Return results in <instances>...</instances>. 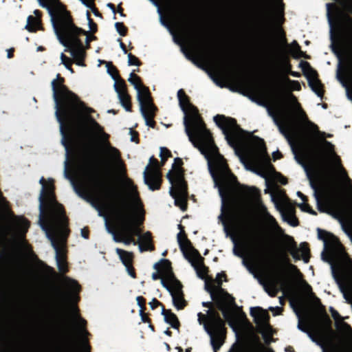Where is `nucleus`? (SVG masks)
Segmentation results:
<instances>
[{"label":"nucleus","instance_id":"f257e3e1","mask_svg":"<svg viewBox=\"0 0 352 352\" xmlns=\"http://www.w3.org/2000/svg\"><path fill=\"white\" fill-rule=\"evenodd\" d=\"M64 79L57 75L52 82L53 98L55 103V115L60 125L62 135L61 143L65 149L64 162V176L69 179L75 192L82 198L90 202L96 209L92 198L89 194L92 192L96 184L110 188L117 195L124 193V183L130 179L123 177L121 190L114 188L92 176L88 171L78 170L73 162H70L69 154L78 146H90L96 143L100 145L99 163L107 172L116 171L124 173V164L118 148L111 145L109 135L104 132L90 115L94 110L85 105L78 97L63 85Z\"/></svg>","mask_w":352,"mask_h":352},{"label":"nucleus","instance_id":"f03ea898","mask_svg":"<svg viewBox=\"0 0 352 352\" xmlns=\"http://www.w3.org/2000/svg\"><path fill=\"white\" fill-rule=\"evenodd\" d=\"M287 100V106L269 109L268 112L287 139L297 162L306 170L329 171L333 169L345 181L352 197L351 180L334 153L333 144L323 140L324 133L319 131L317 125L307 119L293 94H288Z\"/></svg>","mask_w":352,"mask_h":352},{"label":"nucleus","instance_id":"7ed1b4c3","mask_svg":"<svg viewBox=\"0 0 352 352\" xmlns=\"http://www.w3.org/2000/svg\"><path fill=\"white\" fill-rule=\"evenodd\" d=\"M184 124L189 140L197 148L208 162V166L214 186L221 198V213L219 216L223 230L234 243L233 253L242 258V263L252 272L253 256L256 253L259 239L254 231L248 232L242 241H237L236 228L229 211V202L235 183V177L229 170L223 157L219 153L210 132L199 116H184Z\"/></svg>","mask_w":352,"mask_h":352},{"label":"nucleus","instance_id":"20e7f679","mask_svg":"<svg viewBox=\"0 0 352 352\" xmlns=\"http://www.w3.org/2000/svg\"><path fill=\"white\" fill-rule=\"evenodd\" d=\"M96 185L88 197L92 198L100 215L103 212L113 219V229L106 223L113 240L125 245L138 244L140 252L151 250V233L141 235L139 228L144 219V210L136 187L127 179L124 183V193L117 195L107 187Z\"/></svg>","mask_w":352,"mask_h":352},{"label":"nucleus","instance_id":"39448f33","mask_svg":"<svg viewBox=\"0 0 352 352\" xmlns=\"http://www.w3.org/2000/svg\"><path fill=\"white\" fill-rule=\"evenodd\" d=\"M214 121L247 170L265 179L273 173L274 168L262 139L242 130L232 118L217 115L214 117ZM265 183H268L267 179Z\"/></svg>","mask_w":352,"mask_h":352},{"label":"nucleus","instance_id":"423d86ee","mask_svg":"<svg viewBox=\"0 0 352 352\" xmlns=\"http://www.w3.org/2000/svg\"><path fill=\"white\" fill-rule=\"evenodd\" d=\"M41 190L39 195L38 223L50 241L56 252V261L60 272L67 271L65 243L69 233L67 219L62 206L55 199L54 180L40 179Z\"/></svg>","mask_w":352,"mask_h":352},{"label":"nucleus","instance_id":"0eeeda50","mask_svg":"<svg viewBox=\"0 0 352 352\" xmlns=\"http://www.w3.org/2000/svg\"><path fill=\"white\" fill-rule=\"evenodd\" d=\"M39 5L47 9L51 22L60 43L63 45L79 66H85L83 60L85 52L80 36H85L87 45L96 37L89 35L88 32L75 26L69 13L58 0H37Z\"/></svg>","mask_w":352,"mask_h":352},{"label":"nucleus","instance_id":"6e6552de","mask_svg":"<svg viewBox=\"0 0 352 352\" xmlns=\"http://www.w3.org/2000/svg\"><path fill=\"white\" fill-rule=\"evenodd\" d=\"M224 280L225 275L221 273L218 274L215 279L206 278L205 287L212 299L217 304L225 319L231 327H233L234 302V298L221 288V283Z\"/></svg>","mask_w":352,"mask_h":352},{"label":"nucleus","instance_id":"1a4fd4ad","mask_svg":"<svg viewBox=\"0 0 352 352\" xmlns=\"http://www.w3.org/2000/svg\"><path fill=\"white\" fill-rule=\"evenodd\" d=\"M199 324L204 326V330L210 338V343L214 352L222 346L224 340V321L219 313L212 308H209L206 314H197Z\"/></svg>","mask_w":352,"mask_h":352},{"label":"nucleus","instance_id":"9d476101","mask_svg":"<svg viewBox=\"0 0 352 352\" xmlns=\"http://www.w3.org/2000/svg\"><path fill=\"white\" fill-rule=\"evenodd\" d=\"M159 273H153V280L161 278L162 285L170 292L174 306L177 309H182L186 302L183 297L181 283L175 278L168 261H163L157 268Z\"/></svg>","mask_w":352,"mask_h":352},{"label":"nucleus","instance_id":"9b49d317","mask_svg":"<svg viewBox=\"0 0 352 352\" xmlns=\"http://www.w3.org/2000/svg\"><path fill=\"white\" fill-rule=\"evenodd\" d=\"M128 81L133 86L137 91V98L146 124L148 126L153 127L155 123L153 118L155 107L152 102L148 87L142 83L140 78L135 74L133 72L130 74Z\"/></svg>","mask_w":352,"mask_h":352},{"label":"nucleus","instance_id":"f8f14e48","mask_svg":"<svg viewBox=\"0 0 352 352\" xmlns=\"http://www.w3.org/2000/svg\"><path fill=\"white\" fill-rule=\"evenodd\" d=\"M269 193L276 210L280 213L283 219L292 226L298 225V220L294 215L295 207L285 195L284 191L279 188L269 186L265 190Z\"/></svg>","mask_w":352,"mask_h":352},{"label":"nucleus","instance_id":"ddd939ff","mask_svg":"<svg viewBox=\"0 0 352 352\" xmlns=\"http://www.w3.org/2000/svg\"><path fill=\"white\" fill-rule=\"evenodd\" d=\"M177 241L184 257L194 267L197 276L202 279H205L207 269L203 263V258L200 256L199 252L191 246L190 241L186 239L183 231H180L178 233Z\"/></svg>","mask_w":352,"mask_h":352},{"label":"nucleus","instance_id":"4468645a","mask_svg":"<svg viewBox=\"0 0 352 352\" xmlns=\"http://www.w3.org/2000/svg\"><path fill=\"white\" fill-rule=\"evenodd\" d=\"M167 177L171 184L170 194L175 199V205L184 211L186 208L187 190L180 169L170 171Z\"/></svg>","mask_w":352,"mask_h":352},{"label":"nucleus","instance_id":"2eb2a0df","mask_svg":"<svg viewBox=\"0 0 352 352\" xmlns=\"http://www.w3.org/2000/svg\"><path fill=\"white\" fill-rule=\"evenodd\" d=\"M248 193L250 195L252 201L254 202L260 218L268 230L273 234H282L283 233V230L278 225L274 217L267 211L265 205L261 201L258 190L256 188H252L249 189Z\"/></svg>","mask_w":352,"mask_h":352},{"label":"nucleus","instance_id":"dca6fc26","mask_svg":"<svg viewBox=\"0 0 352 352\" xmlns=\"http://www.w3.org/2000/svg\"><path fill=\"white\" fill-rule=\"evenodd\" d=\"M250 314L256 324L257 331L262 334L265 342L269 343L272 334V328L268 323V313L259 308H251Z\"/></svg>","mask_w":352,"mask_h":352},{"label":"nucleus","instance_id":"f3484780","mask_svg":"<svg viewBox=\"0 0 352 352\" xmlns=\"http://www.w3.org/2000/svg\"><path fill=\"white\" fill-rule=\"evenodd\" d=\"M144 179L151 190H154L160 188L161 182L160 166L158 161L153 157L150 158L149 164L144 171Z\"/></svg>","mask_w":352,"mask_h":352},{"label":"nucleus","instance_id":"a211bd4d","mask_svg":"<svg viewBox=\"0 0 352 352\" xmlns=\"http://www.w3.org/2000/svg\"><path fill=\"white\" fill-rule=\"evenodd\" d=\"M108 72L114 80V89L118 94L121 105L127 111H131V98L126 92V84L120 78L115 67L108 69Z\"/></svg>","mask_w":352,"mask_h":352},{"label":"nucleus","instance_id":"6ab92c4d","mask_svg":"<svg viewBox=\"0 0 352 352\" xmlns=\"http://www.w3.org/2000/svg\"><path fill=\"white\" fill-rule=\"evenodd\" d=\"M285 246L295 260L302 259L305 263L309 261V249L307 243H302L298 248L294 239L288 235L285 236Z\"/></svg>","mask_w":352,"mask_h":352},{"label":"nucleus","instance_id":"aec40b11","mask_svg":"<svg viewBox=\"0 0 352 352\" xmlns=\"http://www.w3.org/2000/svg\"><path fill=\"white\" fill-rule=\"evenodd\" d=\"M294 311L298 319V329L307 333L309 336H311V330L313 329V324L307 311L302 305H299L298 307L294 308Z\"/></svg>","mask_w":352,"mask_h":352},{"label":"nucleus","instance_id":"412c9836","mask_svg":"<svg viewBox=\"0 0 352 352\" xmlns=\"http://www.w3.org/2000/svg\"><path fill=\"white\" fill-rule=\"evenodd\" d=\"M72 312L78 329V333L82 337L81 351L82 352H89V346L85 338V337L88 334L87 331L85 329L86 322L78 315V309L76 307H72Z\"/></svg>","mask_w":352,"mask_h":352},{"label":"nucleus","instance_id":"4be33fe9","mask_svg":"<svg viewBox=\"0 0 352 352\" xmlns=\"http://www.w3.org/2000/svg\"><path fill=\"white\" fill-rule=\"evenodd\" d=\"M309 183L311 188L314 189L317 203L318 204H323L327 207L331 206L333 198L330 192L312 180H310Z\"/></svg>","mask_w":352,"mask_h":352},{"label":"nucleus","instance_id":"5701e85b","mask_svg":"<svg viewBox=\"0 0 352 352\" xmlns=\"http://www.w3.org/2000/svg\"><path fill=\"white\" fill-rule=\"evenodd\" d=\"M260 283L271 296H274L283 287L282 281L276 276H266L261 279Z\"/></svg>","mask_w":352,"mask_h":352},{"label":"nucleus","instance_id":"b1692460","mask_svg":"<svg viewBox=\"0 0 352 352\" xmlns=\"http://www.w3.org/2000/svg\"><path fill=\"white\" fill-rule=\"evenodd\" d=\"M63 285L67 290V298L72 302H77L78 299L77 294L80 291V285L78 283L69 278H64Z\"/></svg>","mask_w":352,"mask_h":352},{"label":"nucleus","instance_id":"393cba45","mask_svg":"<svg viewBox=\"0 0 352 352\" xmlns=\"http://www.w3.org/2000/svg\"><path fill=\"white\" fill-rule=\"evenodd\" d=\"M307 78L311 89L319 97L322 95V85L317 78L316 72L312 69H309L306 72Z\"/></svg>","mask_w":352,"mask_h":352},{"label":"nucleus","instance_id":"a878e982","mask_svg":"<svg viewBox=\"0 0 352 352\" xmlns=\"http://www.w3.org/2000/svg\"><path fill=\"white\" fill-rule=\"evenodd\" d=\"M29 227L28 221L22 217H19L14 221V234L19 241L23 243V236Z\"/></svg>","mask_w":352,"mask_h":352},{"label":"nucleus","instance_id":"bb28decb","mask_svg":"<svg viewBox=\"0 0 352 352\" xmlns=\"http://www.w3.org/2000/svg\"><path fill=\"white\" fill-rule=\"evenodd\" d=\"M116 251L117 254H118L120 260L122 261L123 264L125 265L129 274L131 277L135 278V273L133 271L131 266V263L132 261V257H133L132 253L122 250L120 248H117L116 250Z\"/></svg>","mask_w":352,"mask_h":352},{"label":"nucleus","instance_id":"cd10ccee","mask_svg":"<svg viewBox=\"0 0 352 352\" xmlns=\"http://www.w3.org/2000/svg\"><path fill=\"white\" fill-rule=\"evenodd\" d=\"M336 76L339 81L344 86H346L347 82L351 80L352 78L348 65L342 64L340 60L338 64Z\"/></svg>","mask_w":352,"mask_h":352},{"label":"nucleus","instance_id":"c85d7f7f","mask_svg":"<svg viewBox=\"0 0 352 352\" xmlns=\"http://www.w3.org/2000/svg\"><path fill=\"white\" fill-rule=\"evenodd\" d=\"M34 16H29L25 28L30 32H34L41 28V12L38 10L34 11Z\"/></svg>","mask_w":352,"mask_h":352},{"label":"nucleus","instance_id":"c756f323","mask_svg":"<svg viewBox=\"0 0 352 352\" xmlns=\"http://www.w3.org/2000/svg\"><path fill=\"white\" fill-rule=\"evenodd\" d=\"M283 88L289 91H299L301 88L300 83L296 80H292L287 77L283 78Z\"/></svg>","mask_w":352,"mask_h":352},{"label":"nucleus","instance_id":"7c9ffc66","mask_svg":"<svg viewBox=\"0 0 352 352\" xmlns=\"http://www.w3.org/2000/svg\"><path fill=\"white\" fill-rule=\"evenodd\" d=\"M164 315L166 322L169 323L172 327L178 329L179 322L175 314L169 310H164Z\"/></svg>","mask_w":352,"mask_h":352},{"label":"nucleus","instance_id":"2f4dec72","mask_svg":"<svg viewBox=\"0 0 352 352\" xmlns=\"http://www.w3.org/2000/svg\"><path fill=\"white\" fill-rule=\"evenodd\" d=\"M252 97L261 102H266L267 100V96L265 91L259 87H254L252 89Z\"/></svg>","mask_w":352,"mask_h":352},{"label":"nucleus","instance_id":"473e14b6","mask_svg":"<svg viewBox=\"0 0 352 352\" xmlns=\"http://www.w3.org/2000/svg\"><path fill=\"white\" fill-rule=\"evenodd\" d=\"M289 50L292 55L296 58L303 56V52L300 50V47L296 41H294L289 47Z\"/></svg>","mask_w":352,"mask_h":352},{"label":"nucleus","instance_id":"72a5a7b5","mask_svg":"<svg viewBox=\"0 0 352 352\" xmlns=\"http://www.w3.org/2000/svg\"><path fill=\"white\" fill-rule=\"evenodd\" d=\"M338 328L346 337L352 339V329L348 324L341 320L338 323Z\"/></svg>","mask_w":352,"mask_h":352},{"label":"nucleus","instance_id":"f704fd0d","mask_svg":"<svg viewBox=\"0 0 352 352\" xmlns=\"http://www.w3.org/2000/svg\"><path fill=\"white\" fill-rule=\"evenodd\" d=\"M297 195L299 197L301 198V199L302 200L303 203L301 204H299V207L303 210V211H306V212H310V213H313L312 211L311 210V208L309 206V205H307V204H305V201H306V197L305 196L301 193L300 192H297Z\"/></svg>","mask_w":352,"mask_h":352},{"label":"nucleus","instance_id":"c9c22d12","mask_svg":"<svg viewBox=\"0 0 352 352\" xmlns=\"http://www.w3.org/2000/svg\"><path fill=\"white\" fill-rule=\"evenodd\" d=\"M60 59H61V63L65 65V67L71 72V73H73V69L71 67L72 65V60L67 57L63 53H61L60 54Z\"/></svg>","mask_w":352,"mask_h":352},{"label":"nucleus","instance_id":"e433bc0d","mask_svg":"<svg viewBox=\"0 0 352 352\" xmlns=\"http://www.w3.org/2000/svg\"><path fill=\"white\" fill-rule=\"evenodd\" d=\"M170 155H171V154L168 149H167L165 147L160 148V156L161 157L162 165L164 164V163L166 160V159L168 158L169 157H170Z\"/></svg>","mask_w":352,"mask_h":352},{"label":"nucleus","instance_id":"4c0bfd02","mask_svg":"<svg viewBox=\"0 0 352 352\" xmlns=\"http://www.w3.org/2000/svg\"><path fill=\"white\" fill-rule=\"evenodd\" d=\"M85 6L94 12L96 16H100L98 12L96 10L94 6V0H80Z\"/></svg>","mask_w":352,"mask_h":352},{"label":"nucleus","instance_id":"58836bf2","mask_svg":"<svg viewBox=\"0 0 352 352\" xmlns=\"http://www.w3.org/2000/svg\"><path fill=\"white\" fill-rule=\"evenodd\" d=\"M86 15H87V19L88 20V25H89V32H90L91 33H94L96 32L97 30V25L90 18V14L89 12V11H87V13H86Z\"/></svg>","mask_w":352,"mask_h":352},{"label":"nucleus","instance_id":"ea45409f","mask_svg":"<svg viewBox=\"0 0 352 352\" xmlns=\"http://www.w3.org/2000/svg\"><path fill=\"white\" fill-rule=\"evenodd\" d=\"M128 63L129 65H140V63L137 57L131 54V53L128 54Z\"/></svg>","mask_w":352,"mask_h":352},{"label":"nucleus","instance_id":"a19ab883","mask_svg":"<svg viewBox=\"0 0 352 352\" xmlns=\"http://www.w3.org/2000/svg\"><path fill=\"white\" fill-rule=\"evenodd\" d=\"M115 27L116 28V30L121 36H124L126 34V28L122 23L117 22L115 24Z\"/></svg>","mask_w":352,"mask_h":352},{"label":"nucleus","instance_id":"79ce46f5","mask_svg":"<svg viewBox=\"0 0 352 352\" xmlns=\"http://www.w3.org/2000/svg\"><path fill=\"white\" fill-rule=\"evenodd\" d=\"M330 312L333 318L336 321L337 324L342 320V318L340 316L338 312L333 308H330Z\"/></svg>","mask_w":352,"mask_h":352},{"label":"nucleus","instance_id":"37998d69","mask_svg":"<svg viewBox=\"0 0 352 352\" xmlns=\"http://www.w3.org/2000/svg\"><path fill=\"white\" fill-rule=\"evenodd\" d=\"M63 336H64V340L67 344V352H72L69 334L68 333V332L67 331H64Z\"/></svg>","mask_w":352,"mask_h":352},{"label":"nucleus","instance_id":"c03bdc74","mask_svg":"<svg viewBox=\"0 0 352 352\" xmlns=\"http://www.w3.org/2000/svg\"><path fill=\"white\" fill-rule=\"evenodd\" d=\"M285 269L287 270L291 273L294 274V275L297 276L300 274L297 267L292 263L288 264Z\"/></svg>","mask_w":352,"mask_h":352},{"label":"nucleus","instance_id":"a18cd8bd","mask_svg":"<svg viewBox=\"0 0 352 352\" xmlns=\"http://www.w3.org/2000/svg\"><path fill=\"white\" fill-rule=\"evenodd\" d=\"M280 261L283 265L286 267L289 264V260L286 253H283L280 256Z\"/></svg>","mask_w":352,"mask_h":352},{"label":"nucleus","instance_id":"49530a36","mask_svg":"<svg viewBox=\"0 0 352 352\" xmlns=\"http://www.w3.org/2000/svg\"><path fill=\"white\" fill-rule=\"evenodd\" d=\"M276 3V9L278 12H280V14H282L283 10V4L281 1V0H275Z\"/></svg>","mask_w":352,"mask_h":352},{"label":"nucleus","instance_id":"de8ad7c7","mask_svg":"<svg viewBox=\"0 0 352 352\" xmlns=\"http://www.w3.org/2000/svg\"><path fill=\"white\" fill-rule=\"evenodd\" d=\"M344 230L352 242V224L349 228L344 227Z\"/></svg>","mask_w":352,"mask_h":352},{"label":"nucleus","instance_id":"09e8293b","mask_svg":"<svg viewBox=\"0 0 352 352\" xmlns=\"http://www.w3.org/2000/svg\"><path fill=\"white\" fill-rule=\"evenodd\" d=\"M152 309H155L158 305H160V302L156 299H153L152 301L149 303Z\"/></svg>","mask_w":352,"mask_h":352},{"label":"nucleus","instance_id":"8fccbe9b","mask_svg":"<svg viewBox=\"0 0 352 352\" xmlns=\"http://www.w3.org/2000/svg\"><path fill=\"white\" fill-rule=\"evenodd\" d=\"M278 182H279L282 184H287V179L281 175H278L277 177Z\"/></svg>","mask_w":352,"mask_h":352},{"label":"nucleus","instance_id":"3c124183","mask_svg":"<svg viewBox=\"0 0 352 352\" xmlns=\"http://www.w3.org/2000/svg\"><path fill=\"white\" fill-rule=\"evenodd\" d=\"M272 311H274V315H278L280 313L281 311V308L280 307H276L275 308L274 307H270V308Z\"/></svg>","mask_w":352,"mask_h":352},{"label":"nucleus","instance_id":"603ef678","mask_svg":"<svg viewBox=\"0 0 352 352\" xmlns=\"http://www.w3.org/2000/svg\"><path fill=\"white\" fill-rule=\"evenodd\" d=\"M136 300H137V302H138V304L140 306V307H142L143 306V304L144 302V298L142 297V296H138L136 298Z\"/></svg>","mask_w":352,"mask_h":352},{"label":"nucleus","instance_id":"864d4df0","mask_svg":"<svg viewBox=\"0 0 352 352\" xmlns=\"http://www.w3.org/2000/svg\"><path fill=\"white\" fill-rule=\"evenodd\" d=\"M81 236L85 239H88V231L85 229L81 230Z\"/></svg>","mask_w":352,"mask_h":352},{"label":"nucleus","instance_id":"5fc2aeb1","mask_svg":"<svg viewBox=\"0 0 352 352\" xmlns=\"http://www.w3.org/2000/svg\"><path fill=\"white\" fill-rule=\"evenodd\" d=\"M280 156H281V154L278 151L273 153V158L274 160L279 159L280 157Z\"/></svg>","mask_w":352,"mask_h":352},{"label":"nucleus","instance_id":"6e6d98bb","mask_svg":"<svg viewBox=\"0 0 352 352\" xmlns=\"http://www.w3.org/2000/svg\"><path fill=\"white\" fill-rule=\"evenodd\" d=\"M305 290L306 292H307L309 294V292H311V287L309 285H307L306 283L305 284Z\"/></svg>","mask_w":352,"mask_h":352},{"label":"nucleus","instance_id":"4d7b16f0","mask_svg":"<svg viewBox=\"0 0 352 352\" xmlns=\"http://www.w3.org/2000/svg\"><path fill=\"white\" fill-rule=\"evenodd\" d=\"M289 74L294 77H299L300 76V73L297 72H290Z\"/></svg>","mask_w":352,"mask_h":352},{"label":"nucleus","instance_id":"13d9d810","mask_svg":"<svg viewBox=\"0 0 352 352\" xmlns=\"http://www.w3.org/2000/svg\"><path fill=\"white\" fill-rule=\"evenodd\" d=\"M130 133H131V140L133 142H135V135H136L133 132L132 130L130 131Z\"/></svg>","mask_w":352,"mask_h":352},{"label":"nucleus","instance_id":"bf43d9fd","mask_svg":"<svg viewBox=\"0 0 352 352\" xmlns=\"http://www.w3.org/2000/svg\"><path fill=\"white\" fill-rule=\"evenodd\" d=\"M120 47L122 48V50H123L124 53L126 54V48H125V46H124V43H122L120 41Z\"/></svg>","mask_w":352,"mask_h":352},{"label":"nucleus","instance_id":"052dcab7","mask_svg":"<svg viewBox=\"0 0 352 352\" xmlns=\"http://www.w3.org/2000/svg\"><path fill=\"white\" fill-rule=\"evenodd\" d=\"M12 56V50H10L8 52V58H11Z\"/></svg>","mask_w":352,"mask_h":352},{"label":"nucleus","instance_id":"680f3d73","mask_svg":"<svg viewBox=\"0 0 352 352\" xmlns=\"http://www.w3.org/2000/svg\"><path fill=\"white\" fill-rule=\"evenodd\" d=\"M210 302H203V305H204V307H209V306H210Z\"/></svg>","mask_w":352,"mask_h":352},{"label":"nucleus","instance_id":"e2e57ef3","mask_svg":"<svg viewBox=\"0 0 352 352\" xmlns=\"http://www.w3.org/2000/svg\"><path fill=\"white\" fill-rule=\"evenodd\" d=\"M108 6H109V8H111V9H113V10L114 9V7H113V4L109 3Z\"/></svg>","mask_w":352,"mask_h":352},{"label":"nucleus","instance_id":"0e129e2a","mask_svg":"<svg viewBox=\"0 0 352 352\" xmlns=\"http://www.w3.org/2000/svg\"><path fill=\"white\" fill-rule=\"evenodd\" d=\"M165 333H166V334H167V335H168V336H170V331H168V330L166 331H165Z\"/></svg>","mask_w":352,"mask_h":352},{"label":"nucleus","instance_id":"69168bd1","mask_svg":"<svg viewBox=\"0 0 352 352\" xmlns=\"http://www.w3.org/2000/svg\"><path fill=\"white\" fill-rule=\"evenodd\" d=\"M266 352H274V351L271 349H267Z\"/></svg>","mask_w":352,"mask_h":352},{"label":"nucleus","instance_id":"338daca9","mask_svg":"<svg viewBox=\"0 0 352 352\" xmlns=\"http://www.w3.org/2000/svg\"><path fill=\"white\" fill-rule=\"evenodd\" d=\"M175 162L181 163V160L180 159H176L175 160Z\"/></svg>","mask_w":352,"mask_h":352},{"label":"nucleus","instance_id":"774afa93","mask_svg":"<svg viewBox=\"0 0 352 352\" xmlns=\"http://www.w3.org/2000/svg\"><path fill=\"white\" fill-rule=\"evenodd\" d=\"M38 51H41V50H43V47H38V49H37Z\"/></svg>","mask_w":352,"mask_h":352}]
</instances>
